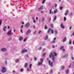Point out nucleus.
<instances>
[{"label": "nucleus", "mask_w": 74, "mask_h": 74, "mask_svg": "<svg viewBox=\"0 0 74 74\" xmlns=\"http://www.w3.org/2000/svg\"><path fill=\"white\" fill-rule=\"evenodd\" d=\"M27 38H25V39H24L23 40V41H24V42H25V41H26V40H27Z\"/></svg>", "instance_id": "obj_30"}, {"label": "nucleus", "mask_w": 74, "mask_h": 74, "mask_svg": "<svg viewBox=\"0 0 74 74\" xmlns=\"http://www.w3.org/2000/svg\"><path fill=\"white\" fill-rule=\"evenodd\" d=\"M64 15H68V13H66L64 14Z\"/></svg>", "instance_id": "obj_43"}, {"label": "nucleus", "mask_w": 74, "mask_h": 74, "mask_svg": "<svg viewBox=\"0 0 74 74\" xmlns=\"http://www.w3.org/2000/svg\"><path fill=\"white\" fill-rule=\"evenodd\" d=\"M50 26H51V27L52 28H53V25H52V24H50Z\"/></svg>", "instance_id": "obj_33"}, {"label": "nucleus", "mask_w": 74, "mask_h": 74, "mask_svg": "<svg viewBox=\"0 0 74 74\" xmlns=\"http://www.w3.org/2000/svg\"><path fill=\"white\" fill-rule=\"evenodd\" d=\"M6 27H6V26H4V28L3 29V30L4 32H5L6 31V30H5Z\"/></svg>", "instance_id": "obj_10"}, {"label": "nucleus", "mask_w": 74, "mask_h": 74, "mask_svg": "<svg viewBox=\"0 0 74 74\" xmlns=\"http://www.w3.org/2000/svg\"><path fill=\"white\" fill-rule=\"evenodd\" d=\"M2 73H5L6 71V70L5 69V68L4 67H2V69L1 70Z\"/></svg>", "instance_id": "obj_5"}, {"label": "nucleus", "mask_w": 74, "mask_h": 74, "mask_svg": "<svg viewBox=\"0 0 74 74\" xmlns=\"http://www.w3.org/2000/svg\"><path fill=\"white\" fill-rule=\"evenodd\" d=\"M31 32V31L30 30V29L28 30L26 33V34H28L29 33H30Z\"/></svg>", "instance_id": "obj_8"}, {"label": "nucleus", "mask_w": 74, "mask_h": 74, "mask_svg": "<svg viewBox=\"0 0 74 74\" xmlns=\"http://www.w3.org/2000/svg\"><path fill=\"white\" fill-rule=\"evenodd\" d=\"M50 13H49V14H51L52 12V10H50Z\"/></svg>", "instance_id": "obj_32"}, {"label": "nucleus", "mask_w": 74, "mask_h": 74, "mask_svg": "<svg viewBox=\"0 0 74 74\" xmlns=\"http://www.w3.org/2000/svg\"><path fill=\"white\" fill-rule=\"evenodd\" d=\"M73 13H71L70 14V15L71 16L72 15H73Z\"/></svg>", "instance_id": "obj_49"}, {"label": "nucleus", "mask_w": 74, "mask_h": 74, "mask_svg": "<svg viewBox=\"0 0 74 74\" xmlns=\"http://www.w3.org/2000/svg\"><path fill=\"white\" fill-rule=\"evenodd\" d=\"M55 40H53L52 41V43H55Z\"/></svg>", "instance_id": "obj_37"}, {"label": "nucleus", "mask_w": 74, "mask_h": 74, "mask_svg": "<svg viewBox=\"0 0 74 74\" xmlns=\"http://www.w3.org/2000/svg\"><path fill=\"white\" fill-rule=\"evenodd\" d=\"M64 66H62V69L63 70V69H64Z\"/></svg>", "instance_id": "obj_42"}, {"label": "nucleus", "mask_w": 74, "mask_h": 74, "mask_svg": "<svg viewBox=\"0 0 74 74\" xmlns=\"http://www.w3.org/2000/svg\"><path fill=\"white\" fill-rule=\"evenodd\" d=\"M5 64H7V61H5Z\"/></svg>", "instance_id": "obj_44"}, {"label": "nucleus", "mask_w": 74, "mask_h": 74, "mask_svg": "<svg viewBox=\"0 0 74 74\" xmlns=\"http://www.w3.org/2000/svg\"><path fill=\"white\" fill-rule=\"evenodd\" d=\"M61 27L62 29H64V27L63 26V25L62 23L61 24Z\"/></svg>", "instance_id": "obj_13"}, {"label": "nucleus", "mask_w": 74, "mask_h": 74, "mask_svg": "<svg viewBox=\"0 0 74 74\" xmlns=\"http://www.w3.org/2000/svg\"><path fill=\"white\" fill-rule=\"evenodd\" d=\"M69 71V69H67L65 72L66 73V74H68Z\"/></svg>", "instance_id": "obj_16"}, {"label": "nucleus", "mask_w": 74, "mask_h": 74, "mask_svg": "<svg viewBox=\"0 0 74 74\" xmlns=\"http://www.w3.org/2000/svg\"><path fill=\"white\" fill-rule=\"evenodd\" d=\"M73 44L74 45V40H73Z\"/></svg>", "instance_id": "obj_62"}, {"label": "nucleus", "mask_w": 74, "mask_h": 74, "mask_svg": "<svg viewBox=\"0 0 74 74\" xmlns=\"http://www.w3.org/2000/svg\"><path fill=\"white\" fill-rule=\"evenodd\" d=\"M11 40H12V38H9L8 39V41H11Z\"/></svg>", "instance_id": "obj_29"}, {"label": "nucleus", "mask_w": 74, "mask_h": 74, "mask_svg": "<svg viewBox=\"0 0 74 74\" xmlns=\"http://www.w3.org/2000/svg\"><path fill=\"white\" fill-rule=\"evenodd\" d=\"M41 31H39L38 32V34H40V33H41Z\"/></svg>", "instance_id": "obj_48"}, {"label": "nucleus", "mask_w": 74, "mask_h": 74, "mask_svg": "<svg viewBox=\"0 0 74 74\" xmlns=\"http://www.w3.org/2000/svg\"><path fill=\"white\" fill-rule=\"evenodd\" d=\"M54 47H55V46H54V45H53L52 46V48H54Z\"/></svg>", "instance_id": "obj_57"}, {"label": "nucleus", "mask_w": 74, "mask_h": 74, "mask_svg": "<svg viewBox=\"0 0 74 74\" xmlns=\"http://www.w3.org/2000/svg\"><path fill=\"white\" fill-rule=\"evenodd\" d=\"M42 62H39L38 64V66H39V65H42Z\"/></svg>", "instance_id": "obj_9"}, {"label": "nucleus", "mask_w": 74, "mask_h": 74, "mask_svg": "<svg viewBox=\"0 0 74 74\" xmlns=\"http://www.w3.org/2000/svg\"><path fill=\"white\" fill-rule=\"evenodd\" d=\"M44 29H47V28H48V27H47V25H45V26H44Z\"/></svg>", "instance_id": "obj_18"}, {"label": "nucleus", "mask_w": 74, "mask_h": 74, "mask_svg": "<svg viewBox=\"0 0 74 74\" xmlns=\"http://www.w3.org/2000/svg\"><path fill=\"white\" fill-rule=\"evenodd\" d=\"M56 11L54 10V13L55 14V13H56Z\"/></svg>", "instance_id": "obj_52"}, {"label": "nucleus", "mask_w": 74, "mask_h": 74, "mask_svg": "<svg viewBox=\"0 0 74 74\" xmlns=\"http://www.w3.org/2000/svg\"><path fill=\"white\" fill-rule=\"evenodd\" d=\"M21 29H22L23 27V25H21Z\"/></svg>", "instance_id": "obj_45"}, {"label": "nucleus", "mask_w": 74, "mask_h": 74, "mask_svg": "<svg viewBox=\"0 0 74 74\" xmlns=\"http://www.w3.org/2000/svg\"><path fill=\"white\" fill-rule=\"evenodd\" d=\"M1 23H2V20H0V26L1 25Z\"/></svg>", "instance_id": "obj_27"}, {"label": "nucleus", "mask_w": 74, "mask_h": 74, "mask_svg": "<svg viewBox=\"0 0 74 74\" xmlns=\"http://www.w3.org/2000/svg\"><path fill=\"white\" fill-rule=\"evenodd\" d=\"M13 73H15V70H14L13 71Z\"/></svg>", "instance_id": "obj_61"}, {"label": "nucleus", "mask_w": 74, "mask_h": 74, "mask_svg": "<svg viewBox=\"0 0 74 74\" xmlns=\"http://www.w3.org/2000/svg\"><path fill=\"white\" fill-rule=\"evenodd\" d=\"M43 60H44V59L42 58H41L40 60L41 62H42V63L43 62Z\"/></svg>", "instance_id": "obj_22"}, {"label": "nucleus", "mask_w": 74, "mask_h": 74, "mask_svg": "<svg viewBox=\"0 0 74 74\" xmlns=\"http://www.w3.org/2000/svg\"><path fill=\"white\" fill-rule=\"evenodd\" d=\"M25 52H27V51L26 49L25 50V49H23L22 51V53H24Z\"/></svg>", "instance_id": "obj_7"}, {"label": "nucleus", "mask_w": 74, "mask_h": 74, "mask_svg": "<svg viewBox=\"0 0 74 74\" xmlns=\"http://www.w3.org/2000/svg\"><path fill=\"white\" fill-rule=\"evenodd\" d=\"M45 1V0H43V1L42 2V4H44Z\"/></svg>", "instance_id": "obj_31"}, {"label": "nucleus", "mask_w": 74, "mask_h": 74, "mask_svg": "<svg viewBox=\"0 0 74 74\" xmlns=\"http://www.w3.org/2000/svg\"><path fill=\"white\" fill-rule=\"evenodd\" d=\"M55 34H57L58 33V32L56 31H55Z\"/></svg>", "instance_id": "obj_46"}, {"label": "nucleus", "mask_w": 74, "mask_h": 74, "mask_svg": "<svg viewBox=\"0 0 74 74\" xmlns=\"http://www.w3.org/2000/svg\"><path fill=\"white\" fill-rule=\"evenodd\" d=\"M15 62L16 63H18V62H19V60H18V59H16L15 60Z\"/></svg>", "instance_id": "obj_23"}, {"label": "nucleus", "mask_w": 74, "mask_h": 74, "mask_svg": "<svg viewBox=\"0 0 74 74\" xmlns=\"http://www.w3.org/2000/svg\"><path fill=\"white\" fill-rule=\"evenodd\" d=\"M23 69H21V71H23Z\"/></svg>", "instance_id": "obj_56"}, {"label": "nucleus", "mask_w": 74, "mask_h": 74, "mask_svg": "<svg viewBox=\"0 0 74 74\" xmlns=\"http://www.w3.org/2000/svg\"><path fill=\"white\" fill-rule=\"evenodd\" d=\"M27 66V63H26L25 64V67H26Z\"/></svg>", "instance_id": "obj_20"}, {"label": "nucleus", "mask_w": 74, "mask_h": 74, "mask_svg": "<svg viewBox=\"0 0 74 74\" xmlns=\"http://www.w3.org/2000/svg\"><path fill=\"white\" fill-rule=\"evenodd\" d=\"M34 60H37V58L36 57L34 58Z\"/></svg>", "instance_id": "obj_38"}, {"label": "nucleus", "mask_w": 74, "mask_h": 74, "mask_svg": "<svg viewBox=\"0 0 74 74\" xmlns=\"http://www.w3.org/2000/svg\"><path fill=\"white\" fill-rule=\"evenodd\" d=\"M20 32H21V33H23V32H22V29H20Z\"/></svg>", "instance_id": "obj_41"}, {"label": "nucleus", "mask_w": 74, "mask_h": 74, "mask_svg": "<svg viewBox=\"0 0 74 74\" xmlns=\"http://www.w3.org/2000/svg\"><path fill=\"white\" fill-rule=\"evenodd\" d=\"M42 48H41V47H40L38 49V50H41V49Z\"/></svg>", "instance_id": "obj_36"}, {"label": "nucleus", "mask_w": 74, "mask_h": 74, "mask_svg": "<svg viewBox=\"0 0 74 74\" xmlns=\"http://www.w3.org/2000/svg\"><path fill=\"white\" fill-rule=\"evenodd\" d=\"M63 8V7H60V9L61 10H62V9Z\"/></svg>", "instance_id": "obj_47"}, {"label": "nucleus", "mask_w": 74, "mask_h": 74, "mask_svg": "<svg viewBox=\"0 0 74 74\" xmlns=\"http://www.w3.org/2000/svg\"><path fill=\"white\" fill-rule=\"evenodd\" d=\"M64 48V47L63 46H62L60 47V50H62V49H63Z\"/></svg>", "instance_id": "obj_17"}, {"label": "nucleus", "mask_w": 74, "mask_h": 74, "mask_svg": "<svg viewBox=\"0 0 74 74\" xmlns=\"http://www.w3.org/2000/svg\"><path fill=\"white\" fill-rule=\"evenodd\" d=\"M23 40V37L21 36L19 38V40L20 41H22Z\"/></svg>", "instance_id": "obj_11"}, {"label": "nucleus", "mask_w": 74, "mask_h": 74, "mask_svg": "<svg viewBox=\"0 0 74 74\" xmlns=\"http://www.w3.org/2000/svg\"><path fill=\"white\" fill-rule=\"evenodd\" d=\"M32 65L31 64H30L29 65V67L30 69H31L32 68V67H32Z\"/></svg>", "instance_id": "obj_25"}, {"label": "nucleus", "mask_w": 74, "mask_h": 74, "mask_svg": "<svg viewBox=\"0 0 74 74\" xmlns=\"http://www.w3.org/2000/svg\"><path fill=\"white\" fill-rule=\"evenodd\" d=\"M42 56L43 57L45 56V53H44L43 54V55Z\"/></svg>", "instance_id": "obj_35"}, {"label": "nucleus", "mask_w": 74, "mask_h": 74, "mask_svg": "<svg viewBox=\"0 0 74 74\" xmlns=\"http://www.w3.org/2000/svg\"><path fill=\"white\" fill-rule=\"evenodd\" d=\"M47 60L48 61V62H49V65L50 66H51V67H53V65H52L53 63H52V62H51V61H50V60H49V59L48 58H47Z\"/></svg>", "instance_id": "obj_2"}, {"label": "nucleus", "mask_w": 74, "mask_h": 74, "mask_svg": "<svg viewBox=\"0 0 74 74\" xmlns=\"http://www.w3.org/2000/svg\"><path fill=\"white\" fill-rule=\"evenodd\" d=\"M56 38H54L53 40H56Z\"/></svg>", "instance_id": "obj_58"}, {"label": "nucleus", "mask_w": 74, "mask_h": 74, "mask_svg": "<svg viewBox=\"0 0 74 74\" xmlns=\"http://www.w3.org/2000/svg\"><path fill=\"white\" fill-rule=\"evenodd\" d=\"M63 51H65V49H63Z\"/></svg>", "instance_id": "obj_55"}, {"label": "nucleus", "mask_w": 74, "mask_h": 74, "mask_svg": "<svg viewBox=\"0 0 74 74\" xmlns=\"http://www.w3.org/2000/svg\"><path fill=\"white\" fill-rule=\"evenodd\" d=\"M36 20H37V19H38V17H36Z\"/></svg>", "instance_id": "obj_60"}, {"label": "nucleus", "mask_w": 74, "mask_h": 74, "mask_svg": "<svg viewBox=\"0 0 74 74\" xmlns=\"http://www.w3.org/2000/svg\"><path fill=\"white\" fill-rule=\"evenodd\" d=\"M11 30H10L7 33V35L8 36H11Z\"/></svg>", "instance_id": "obj_4"}, {"label": "nucleus", "mask_w": 74, "mask_h": 74, "mask_svg": "<svg viewBox=\"0 0 74 74\" xmlns=\"http://www.w3.org/2000/svg\"><path fill=\"white\" fill-rule=\"evenodd\" d=\"M69 56L68 54H66L63 56V58H66V57H67Z\"/></svg>", "instance_id": "obj_14"}, {"label": "nucleus", "mask_w": 74, "mask_h": 74, "mask_svg": "<svg viewBox=\"0 0 74 74\" xmlns=\"http://www.w3.org/2000/svg\"><path fill=\"white\" fill-rule=\"evenodd\" d=\"M50 30H51V29L50 28L48 30V32H47V33H49V32H50Z\"/></svg>", "instance_id": "obj_28"}, {"label": "nucleus", "mask_w": 74, "mask_h": 74, "mask_svg": "<svg viewBox=\"0 0 74 74\" xmlns=\"http://www.w3.org/2000/svg\"><path fill=\"white\" fill-rule=\"evenodd\" d=\"M33 28H36V27H35V26H33Z\"/></svg>", "instance_id": "obj_53"}, {"label": "nucleus", "mask_w": 74, "mask_h": 74, "mask_svg": "<svg viewBox=\"0 0 74 74\" xmlns=\"http://www.w3.org/2000/svg\"><path fill=\"white\" fill-rule=\"evenodd\" d=\"M66 41V37H65L63 39V42H65Z\"/></svg>", "instance_id": "obj_12"}, {"label": "nucleus", "mask_w": 74, "mask_h": 74, "mask_svg": "<svg viewBox=\"0 0 74 74\" xmlns=\"http://www.w3.org/2000/svg\"><path fill=\"white\" fill-rule=\"evenodd\" d=\"M71 59H72V60H74V57H71Z\"/></svg>", "instance_id": "obj_40"}, {"label": "nucleus", "mask_w": 74, "mask_h": 74, "mask_svg": "<svg viewBox=\"0 0 74 74\" xmlns=\"http://www.w3.org/2000/svg\"><path fill=\"white\" fill-rule=\"evenodd\" d=\"M42 6L40 7V8H39L38 9V11H41V10H42Z\"/></svg>", "instance_id": "obj_15"}, {"label": "nucleus", "mask_w": 74, "mask_h": 74, "mask_svg": "<svg viewBox=\"0 0 74 74\" xmlns=\"http://www.w3.org/2000/svg\"><path fill=\"white\" fill-rule=\"evenodd\" d=\"M53 53L54 55H53V53H51V55L49 56V57L50 58H51V56L52 57H53V58H52L53 59L52 61L53 62H54V61H55V57H54V56H57V54L55 52H53Z\"/></svg>", "instance_id": "obj_1"}, {"label": "nucleus", "mask_w": 74, "mask_h": 74, "mask_svg": "<svg viewBox=\"0 0 74 74\" xmlns=\"http://www.w3.org/2000/svg\"><path fill=\"white\" fill-rule=\"evenodd\" d=\"M72 35L74 36V32L72 33Z\"/></svg>", "instance_id": "obj_63"}, {"label": "nucleus", "mask_w": 74, "mask_h": 74, "mask_svg": "<svg viewBox=\"0 0 74 74\" xmlns=\"http://www.w3.org/2000/svg\"><path fill=\"white\" fill-rule=\"evenodd\" d=\"M25 27L26 28H28L29 26H30V23H27L26 24L24 25Z\"/></svg>", "instance_id": "obj_3"}, {"label": "nucleus", "mask_w": 74, "mask_h": 74, "mask_svg": "<svg viewBox=\"0 0 74 74\" xmlns=\"http://www.w3.org/2000/svg\"><path fill=\"white\" fill-rule=\"evenodd\" d=\"M69 29H71V27H70Z\"/></svg>", "instance_id": "obj_54"}, {"label": "nucleus", "mask_w": 74, "mask_h": 74, "mask_svg": "<svg viewBox=\"0 0 74 74\" xmlns=\"http://www.w3.org/2000/svg\"><path fill=\"white\" fill-rule=\"evenodd\" d=\"M64 21H66V17H64Z\"/></svg>", "instance_id": "obj_34"}, {"label": "nucleus", "mask_w": 74, "mask_h": 74, "mask_svg": "<svg viewBox=\"0 0 74 74\" xmlns=\"http://www.w3.org/2000/svg\"><path fill=\"white\" fill-rule=\"evenodd\" d=\"M48 39V35H46V36L45 37V39L46 40Z\"/></svg>", "instance_id": "obj_21"}, {"label": "nucleus", "mask_w": 74, "mask_h": 74, "mask_svg": "<svg viewBox=\"0 0 74 74\" xmlns=\"http://www.w3.org/2000/svg\"><path fill=\"white\" fill-rule=\"evenodd\" d=\"M56 16H55V17H54L53 20V21H55V20H56Z\"/></svg>", "instance_id": "obj_24"}, {"label": "nucleus", "mask_w": 74, "mask_h": 74, "mask_svg": "<svg viewBox=\"0 0 74 74\" xmlns=\"http://www.w3.org/2000/svg\"><path fill=\"white\" fill-rule=\"evenodd\" d=\"M51 31L52 34H53V29H51Z\"/></svg>", "instance_id": "obj_26"}, {"label": "nucleus", "mask_w": 74, "mask_h": 74, "mask_svg": "<svg viewBox=\"0 0 74 74\" xmlns=\"http://www.w3.org/2000/svg\"><path fill=\"white\" fill-rule=\"evenodd\" d=\"M50 72H51V73H52V70H50Z\"/></svg>", "instance_id": "obj_64"}, {"label": "nucleus", "mask_w": 74, "mask_h": 74, "mask_svg": "<svg viewBox=\"0 0 74 74\" xmlns=\"http://www.w3.org/2000/svg\"><path fill=\"white\" fill-rule=\"evenodd\" d=\"M45 18L44 17H43L42 18V22H44V19H45Z\"/></svg>", "instance_id": "obj_19"}, {"label": "nucleus", "mask_w": 74, "mask_h": 74, "mask_svg": "<svg viewBox=\"0 0 74 74\" xmlns=\"http://www.w3.org/2000/svg\"><path fill=\"white\" fill-rule=\"evenodd\" d=\"M1 51H7V49L5 48H2L1 49Z\"/></svg>", "instance_id": "obj_6"}, {"label": "nucleus", "mask_w": 74, "mask_h": 74, "mask_svg": "<svg viewBox=\"0 0 74 74\" xmlns=\"http://www.w3.org/2000/svg\"><path fill=\"white\" fill-rule=\"evenodd\" d=\"M27 70L28 71H29V68H27Z\"/></svg>", "instance_id": "obj_51"}, {"label": "nucleus", "mask_w": 74, "mask_h": 74, "mask_svg": "<svg viewBox=\"0 0 74 74\" xmlns=\"http://www.w3.org/2000/svg\"><path fill=\"white\" fill-rule=\"evenodd\" d=\"M33 23H35V22H36V21L35 20H34L33 21Z\"/></svg>", "instance_id": "obj_50"}, {"label": "nucleus", "mask_w": 74, "mask_h": 74, "mask_svg": "<svg viewBox=\"0 0 74 74\" xmlns=\"http://www.w3.org/2000/svg\"><path fill=\"white\" fill-rule=\"evenodd\" d=\"M69 44H71V40H69Z\"/></svg>", "instance_id": "obj_39"}, {"label": "nucleus", "mask_w": 74, "mask_h": 74, "mask_svg": "<svg viewBox=\"0 0 74 74\" xmlns=\"http://www.w3.org/2000/svg\"><path fill=\"white\" fill-rule=\"evenodd\" d=\"M71 67V64H70V65L69 66V68H70Z\"/></svg>", "instance_id": "obj_59"}]
</instances>
